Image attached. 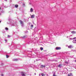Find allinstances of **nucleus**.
Segmentation results:
<instances>
[{
  "label": "nucleus",
  "mask_w": 76,
  "mask_h": 76,
  "mask_svg": "<svg viewBox=\"0 0 76 76\" xmlns=\"http://www.w3.org/2000/svg\"><path fill=\"white\" fill-rule=\"evenodd\" d=\"M9 22L11 24V26H15V24H14V23L13 22V20H10Z\"/></svg>",
  "instance_id": "obj_1"
},
{
  "label": "nucleus",
  "mask_w": 76,
  "mask_h": 76,
  "mask_svg": "<svg viewBox=\"0 0 76 76\" xmlns=\"http://www.w3.org/2000/svg\"><path fill=\"white\" fill-rule=\"evenodd\" d=\"M19 22L20 23V24L21 26L22 27H23V25H24V23H23V22L21 20H20Z\"/></svg>",
  "instance_id": "obj_2"
},
{
  "label": "nucleus",
  "mask_w": 76,
  "mask_h": 76,
  "mask_svg": "<svg viewBox=\"0 0 76 76\" xmlns=\"http://www.w3.org/2000/svg\"><path fill=\"white\" fill-rule=\"evenodd\" d=\"M64 71L65 72H67L68 71V69L66 68H65L64 69Z\"/></svg>",
  "instance_id": "obj_3"
},
{
  "label": "nucleus",
  "mask_w": 76,
  "mask_h": 76,
  "mask_svg": "<svg viewBox=\"0 0 76 76\" xmlns=\"http://www.w3.org/2000/svg\"><path fill=\"white\" fill-rule=\"evenodd\" d=\"M73 39H76L73 41V43H76V37H74V38H73Z\"/></svg>",
  "instance_id": "obj_4"
},
{
  "label": "nucleus",
  "mask_w": 76,
  "mask_h": 76,
  "mask_svg": "<svg viewBox=\"0 0 76 76\" xmlns=\"http://www.w3.org/2000/svg\"><path fill=\"white\" fill-rule=\"evenodd\" d=\"M56 50H60V49H61V48L60 47H57L56 48Z\"/></svg>",
  "instance_id": "obj_5"
},
{
  "label": "nucleus",
  "mask_w": 76,
  "mask_h": 76,
  "mask_svg": "<svg viewBox=\"0 0 76 76\" xmlns=\"http://www.w3.org/2000/svg\"><path fill=\"white\" fill-rule=\"evenodd\" d=\"M62 66V64H59V65L58 66V67H60V68Z\"/></svg>",
  "instance_id": "obj_6"
},
{
  "label": "nucleus",
  "mask_w": 76,
  "mask_h": 76,
  "mask_svg": "<svg viewBox=\"0 0 76 76\" xmlns=\"http://www.w3.org/2000/svg\"><path fill=\"white\" fill-rule=\"evenodd\" d=\"M18 58H14V59H12V61H18Z\"/></svg>",
  "instance_id": "obj_7"
},
{
  "label": "nucleus",
  "mask_w": 76,
  "mask_h": 76,
  "mask_svg": "<svg viewBox=\"0 0 76 76\" xmlns=\"http://www.w3.org/2000/svg\"><path fill=\"white\" fill-rule=\"evenodd\" d=\"M71 33H72V34H76V31H71Z\"/></svg>",
  "instance_id": "obj_8"
},
{
  "label": "nucleus",
  "mask_w": 76,
  "mask_h": 76,
  "mask_svg": "<svg viewBox=\"0 0 76 76\" xmlns=\"http://www.w3.org/2000/svg\"><path fill=\"white\" fill-rule=\"evenodd\" d=\"M21 74L22 76H25V72H21Z\"/></svg>",
  "instance_id": "obj_9"
},
{
  "label": "nucleus",
  "mask_w": 76,
  "mask_h": 76,
  "mask_svg": "<svg viewBox=\"0 0 76 76\" xmlns=\"http://www.w3.org/2000/svg\"><path fill=\"white\" fill-rule=\"evenodd\" d=\"M68 48H73V47H72V46L71 45L68 46Z\"/></svg>",
  "instance_id": "obj_10"
},
{
  "label": "nucleus",
  "mask_w": 76,
  "mask_h": 76,
  "mask_svg": "<svg viewBox=\"0 0 76 76\" xmlns=\"http://www.w3.org/2000/svg\"><path fill=\"white\" fill-rule=\"evenodd\" d=\"M68 76H72V73H70L68 74Z\"/></svg>",
  "instance_id": "obj_11"
},
{
  "label": "nucleus",
  "mask_w": 76,
  "mask_h": 76,
  "mask_svg": "<svg viewBox=\"0 0 76 76\" xmlns=\"http://www.w3.org/2000/svg\"><path fill=\"white\" fill-rule=\"evenodd\" d=\"M34 11V10L32 8H31L30 9V12H32Z\"/></svg>",
  "instance_id": "obj_12"
},
{
  "label": "nucleus",
  "mask_w": 76,
  "mask_h": 76,
  "mask_svg": "<svg viewBox=\"0 0 76 76\" xmlns=\"http://www.w3.org/2000/svg\"><path fill=\"white\" fill-rule=\"evenodd\" d=\"M41 67H42V68H44V67H45V66L43 65H41Z\"/></svg>",
  "instance_id": "obj_13"
},
{
  "label": "nucleus",
  "mask_w": 76,
  "mask_h": 76,
  "mask_svg": "<svg viewBox=\"0 0 76 76\" xmlns=\"http://www.w3.org/2000/svg\"><path fill=\"white\" fill-rule=\"evenodd\" d=\"M34 17H35V15H32L31 16V18H34Z\"/></svg>",
  "instance_id": "obj_14"
},
{
  "label": "nucleus",
  "mask_w": 76,
  "mask_h": 76,
  "mask_svg": "<svg viewBox=\"0 0 76 76\" xmlns=\"http://www.w3.org/2000/svg\"><path fill=\"white\" fill-rule=\"evenodd\" d=\"M18 7V5H15V7L16 8H17Z\"/></svg>",
  "instance_id": "obj_15"
},
{
  "label": "nucleus",
  "mask_w": 76,
  "mask_h": 76,
  "mask_svg": "<svg viewBox=\"0 0 76 76\" xmlns=\"http://www.w3.org/2000/svg\"><path fill=\"white\" fill-rule=\"evenodd\" d=\"M5 30H6V31H7V30H8V28L7 27L5 28Z\"/></svg>",
  "instance_id": "obj_16"
},
{
  "label": "nucleus",
  "mask_w": 76,
  "mask_h": 76,
  "mask_svg": "<svg viewBox=\"0 0 76 76\" xmlns=\"http://www.w3.org/2000/svg\"><path fill=\"white\" fill-rule=\"evenodd\" d=\"M41 75H42V76H45V75L44 74H43V73H42L41 74Z\"/></svg>",
  "instance_id": "obj_17"
},
{
  "label": "nucleus",
  "mask_w": 76,
  "mask_h": 76,
  "mask_svg": "<svg viewBox=\"0 0 76 76\" xmlns=\"http://www.w3.org/2000/svg\"><path fill=\"white\" fill-rule=\"evenodd\" d=\"M40 49L41 50H43V48H40Z\"/></svg>",
  "instance_id": "obj_18"
},
{
  "label": "nucleus",
  "mask_w": 76,
  "mask_h": 76,
  "mask_svg": "<svg viewBox=\"0 0 76 76\" xmlns=\"http://www.w3.org/2000/svg\"><path fill=\"white\" fill-rule=\"evenodd\" d=\"M6 57H7V58H9V56L7 55H6Z\"/></svg>",
  "instance_id": "obj_19"
},
{
  "label": "nucleus",
  "mask_w": 76,
  "mask_h": 76,
  "mask_svg": "<svg viewBox=\"0 0 76 76\" xmlns=\"http://www.w3.org/2000/svg\"><path fill=\"white\" fill-rule=\"evenodd\" d=\"M25 37H26L25 36H24L22 37V38L24 39L25 38Z\"/></svg>",
  "instance_id": "obj_20"
},
{
  "label": "nucleus",
  "mask_w": 76,
  "mask_h": 76,
  "mask_svg": "<svg viewBox=\"0 0 76 76\" xmlns=\"http://www.w3.org/2000/svg\"><path fill=\"white\" fill-rule=\"evenodd\" d=\"M69 39V40H72V39H73V38L72 39V38H70Z\"/></svg>",
  "instance_id": "obj_21"
},
{
  "label": "nucleus",
  "mask_w": 76,
  "mask_h": 76,
  "mask_svg": "<svg viewBox=\"0 0 76 76\" xmlns=\"http://www.w3.org/2000/svg\"><path fill=\"white\" fill-rule=\"evenodd\" d=\"M34 26H33V25H31V28H33Z\"/></svg>",
  "instance_id": "obj_22"
},
{
  "label": "nucleus",
  "mask_w": 76,
  "mask_h": 76,
  "mask_svg": "<svg viewBox=\"0 0 76 76\" xmlns=\"http://www.w3.org/2000/svg\"><path fill=\"white\" fill-rule=\"evenodd\" d=\"M65 63H66V64H68V63H69V62H67V61H65Z\"/></svg>",
  "instance_id": "obj_23"
},
{
  "label": "nucleus",
  "mask_w": 76,
  "mask_h": 76,
  "mask_svg": "<svg viewBox=\"0 0 76 76\" xmlns=\"http://www.w3.org/2000/svg\"><path fill=\"white\" fill-rule=\"evenodd\" d=\"M53 76H56V74H55V73L53 74Z\"/></svg>",
  "instance_id": "obj_24"
},
{
  "label": "nucleus",
  "mask_w": 76,
  "mask_h": 76,
  "mask_svg": "<svg viewBox=\"0 0 76 76\" xmlns=\"http://www.w3.org/2000/svg\"><path fill=\"white\" fill-rule=\"evenodd\" d=\"M42 75L41 74H39V76H41Z\"/></svg>",
  "instance_id": "obj_25"
},
{
  "label": "nucleus",
  "mask_w": 76,
  "mask_h": 76,
  "mask_svg": "<svg viewBox=\"0 0 76 76\" xmlns=\"http://www.w3.org/2000/svg\"><path fill=\"white\" fill-rule=\"evenodd\" d=\"M12 1L11 0L10 1V3H11V2H12Z\"/></svg>",
  "instance_id": "obj_26"
},
{
  "label": "nucleus",
  "mask_w": 76,
  "mask_h": 76,
  "mask_svg": "<svg viewBox=\"0 0 76 76\" xmlns=\"http://www.w3.org/2000/svg\"><path fill=\"white\" fill-rule=\"evenodd\" d=\"M5 41H6V42H7V39H6L5 40Z\"/></svg>",
  "instance_id": "obj_27"
},
{
  "label": "nucleus",
  "mask_w": 76,
  "mask_h": 76,
  "mask_svg": "<svg viewBox=\"0 0 76 76\" xmlns=\"http://www.w3.org/2000/svg\"><path fill=\"white\" fill-rule=\"evenodd\" d=\"M8 37H10V35H8Z\"/></svg>",
  "instance_id": "obj_28"
},
{
  "label": "nucleus",
  "mask_w": 76,
  "mask_h": 76,
  "mask_svg": "<svg viewBox=\"0 0 76 76\" xmlns=\"http://www.w3.org/2000/svg\"><path fill=\"white\" fill-rule=\"evenodd\" d=\"M1 76H3V74H1Z\"/></svg>",
  "instance_id": "obj_29"
},
{
  "label": "nucleus",
  "mask_w": 76,
  "mask_h": 76,
  "mask_svg": "<svg viewBox=\"0 0 76 76\" xmlns=\"http://www.w3.org/2000/svg\"><path fill=\"white\" fill-rule=\"evenodd\" d=\"M5 1H7V0H4Z\"/></svg>",
  "instance_id": "obj_30"
},
{
  "label": "nucleus",
  "mask_w": 76,
  "mask_h": 76,
  "mask_svg": "<svg viewBox=\"0 0 76 76\" xmlns=\"http://www.w3.org/2000/svg\"><path fill=\"white\" fill-rule=\"evenodd\" d=\"M66 37H67V38H69V36H67Z\"/></svg>",
  "instance_id": "obj_31"
},
{
  "label": "nucleus",
  "mask_w": 76,
  "mask_h": 76,
  "mask_svg": "<svg viewBox=\"0 0 76 76\" xmlns=\"http://www.w3.org/2000/svg\"><path fill=\"white\" fill-rule=\"evenodd\" d=\"M75 62H76V60L75 61Z\"/></svg>",
  "instance_id": "obj_32"
},
{
  "label": "nucleus",
  "mask_w": 76,
  "mask_h": 76,
  "mask_svg": "<svg viewBox=\"0 0 76 76\" xmlns=\"http://www.w3.org/2000/svg\"><path fill=\"white\" fill-rule=\"evenodd\" d=\"M1 23V21H0V23Z\"/></svg>",
  "instance_id": "obj_33"
},
{
  "label": "nucleus",
  "mask_w": 76,
  "mask_h": 76,
  "mask_svg": "<svg viewBox=\"0 0 76 76\" xmlns=\"http://www.w3.org/2000/svg\"><path fill=\"white\" fill-rule=\"evenodd\" d=\"M1 15V13H0V15Z\"/></svg>",
  "instance_id": "obj_34"
},
{
  "label": "nucleus",
  "mask_w": 76,
  "mask_h": 76,
  "mask_svg": "<svg viewBox=\"0 0 76 76\" xmlns=\"http://www.w3.org/2000/svg\"><path fill=\"white\" fill-rule=\"evenodd\" d=\"M47 76H48V74H47Z\"/></svg>",
  "instance_id": "obj_35"
},
{
  "label": "nucleus",
  "mask_w": 76,
  "mask_h": 76,
  "mask_svg": "<svg viewBox=\"0 0 76 76\" xmlns=\"http://www.w3.org/2000/svg\"><path fill=\"white\" fill-rule=\"evenodd\" d=\"M23 5H25V4H23Z\"/></svg>",
  "instance_id": "obj_36"
},
{
  "label": "nucleus",
  "mask_w": 76,
  "mask_h": 76,
  "mask_svg": "<svg viewBox=\"0 0 76 76\" xmlns=\"http://www.w3.org/2000/svg\"><path fill=\"white\" fill-rule=\"evenodd\" d=\"M35 75H36V73H35Z\"/></svg>",
  "instance_id": "obj_37"
},
{
  "label": "nucleus",
  "mask_w": 76,
  "mask_h": 76,
  "mask_svg": "<svg viewBox=\"0 0 76 76\" xmlns=\"http://www.w3.org/2000/svg\"><path fill=\"white\" fill-rule=\"evenodd\" d=\"M37 19H38V17H37Z\"/></svg>",
  "instance_id": "obj_38"
},
{
  "label": "nucleus",
  "mask_w": 76,
  "mask_h": 76,
  "mask_svg": "<svg viewBox=\"0 0 76 76\" xmlns=\"http://www.w3.org/2000/svg\"><path fill=\"white\" fill-rule=\"evenodd\" d=\"M30 23H29V24Z\"/></svg>",
  "instance_id": "obj_39"
},
{
  "label": "nucleus",
  "mask_w": 76,
  "mask_h": 76,
  "mask_svg": "<svg viewBox=\"0 0 76 76\" xmlns=\"http://www.w3.org/2000/svg\"><path fill=\"white\" fill-rule=\"evenodd\" d=\"M0 9H1V8H0Z\"/></svg>",
  "instance_id": "obj_40"
}]
</instances>
